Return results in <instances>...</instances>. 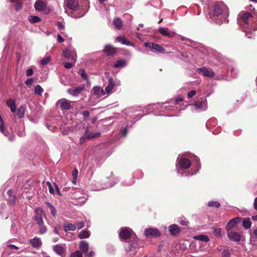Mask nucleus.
Masks as SVG:
<instances>
[{
    "mask_svg": "<svg viewBox=\"0 0 257 257\" xmlns=\"http://www.w3.org/2000/svg\"><path fill=\"white\" fill-rule=\"evenodd\" d=\"M239 26L243 29L248 38H252V32L257 29V14L253 15L248 12H242L238 15Z\"/></svg>",
    "mask_w": 257,
    "mask_h": 257,
    "instance_id": "1",
    "label": "nucleus"
},
{
    "mask_svg": "<svg viewBox=\"0 0 257 257\" xmlns=\"http://www.w3.org/2000/svg\"><path fill=\"white\" fill-rule=\"evenodd\" d=\"M119 236L121 240H124L130 238L133 239L132 243H130L127 246H125V250L127 251H132L138 247V239L136 234L134 233L132 229L130 228L127 227L121 228L119 232Z\"/></svg>",
    "mask_w": 257,
    "mask_h": 257,
    "instance_id": "2",
    "label": "nucleus"
},
{
    "mask_svg": "<svg viewBox=\"0 0 257 257\" xmlns=\"http://www.w3.org/2000/svg\"><path fill=\"white\" fill-rule=\"evenodd\" d=\"M210 14L212 17H219L224 20L229 15L227 6L222 2L215 3L210 9Z\"/></svg>",
    "mask_w": 257,
    "mask_h": 257,
    "instance_id": "3",
    "label": "nucleus"
},
{
    "mask_svg": "<svg viewBox=\"0 0 257 257\" xmlns=\"http://www.w3.org/2000/svg\"><path fill=\"white\" fill-rule=\"evenodd\" d=\"M36 215L35 216V219L39 226V233L40 234H44L47 231L46 227L43 225L42 220L43 216H45V213L43 210H35Z\"/></svg>",
    "mask_w": 257,
    "mask_h": 257,
    "instance_id": "4",
    "label": "nucleus"
},
{
    "mask_svg": "<svg viewBox=\"0 0 257 257\" xmlns=\"http://www.w3.org/2000/svg\"><path fill=\"white\" fill-rule=\"evenodd\" d=\"M176 166L177 167V173L182 174L181 171L190 168L191 162L188 159L178 157L177 160Z\"/></svg>",
    "mask_w": 257,
    "mask_h": 257,
    "instance_id": "5",
    "label": "nucleus"
},
{
    "mask_svg": "<svg viewBox=\"0 0 257 257\" xmlns=\"http://www.w3.org/2000/svg\"><path fill=\"white\" fill-rule=\"evenodd\" d=\"M34 8L36 11L44 14H47L50 11L49 8L47 6L46 0H37L35 3Z\"/></svg>",
    "mask_w": 257,
    "mask_h": 257,
    "instance_id": "6",
    "label": "nucleus"
},
{
    "mask_svg": "<svg viewBox=\"0 0 257 257\" xmlns=\"http://www.w3.org/2000/svg\"><path fill=\"white\" fill-rule=\"evenodd\" d=\"M63 54L65 58L68 60L73 61L75 62L77 60L76 52L74 48L66 49L63 50Z\"/></svg>",
    "mask_w": 257,
    "mask_h": 257,
    "instance_id": "7",
    "label": "nucleus"
},
{
    "mask_svg": "<svg viewBox=\"0 0 257 257\" xmlns=\"http://www.w3.org/2000/svg\"><path fill=\"white\" fill-rule=\"evenodd\" d=\"M193 106L194 109L197 111L205 110L207 108L206 100H198L193 104Z\"/></svg>",
    "mask_w": 257,
    "mask_h": 257,
    "instance_id": "8",
    "label": "nucleus"
},
{
    "mask_svg": "<svg viewBox=\"0 0 257 257\" xmlns=\"http://www.w3.org/2000/svg\"><path fill=\"white\" fill-rule=\"evenodd\" d=\"M71 102L70 101L65 98H63L57 102L56 105L59 107L61 109L68 110L71 108Z\"/></svg>",
    "mask_w": 257,
    "mask_h": 257,
    "instance_id": "9",
    "label": "nucleus"
},
{
    "mask_svg": "<svg viewBox=\"0 0 257 257\" xmlns=\"http://www.w3.org/2000/svg\"><path fill=\"white\" fill-rule=\"evenodd\" d=\"M145 235L147 237H158L161 235L160 231L156 228H149L144 231Z\"/></svg>",
    "mask_w": 257,
    "mask_h": 257,
    "instance_id": "10",
    "label": "nucleus"
},
{
    "mask_svg": "<svg viewBox=\"0 0 257 257\" xmlns=\"http://www.w3.org/2000/svg\"><path fill=\"white\" fill-rule=\"evenodd\" d=\"M54 251L62 257L66 255V245L65 244H57L53 246Z\"/></svg>",
    "mask_w": 257,
    "mask_h": 257,
    "instance_id": "11",
    "label": "nucleus"
},
{
    "mask_svg": "<svg viewBox=\"0 0 257 257\" xmlns=\"http://www.w3.org/2000/svg\"><path fill=\"white\" fill-rule=\"evenodd\" d=\"M88 127H86L85 129V134H84V135L82 137H81L80 138V140H79L80 144H83L85 142V141L86 139H91V138H93L95 137H97L99 136L100 135V134L99 133H90L89 134H88Z\"/></svg>",
    "mask_w": 257,
    "mask_h": 257,
    "instance_id": "12",
    "label": "nucleus"
},
{
    "mask_svg": "<svg viewBox=\"0 0 257 257\" xmlns=\"http://www.w3.org/2000/svg\"><path fill=\"white\" fill-rule=\"evenodd\" d=\"M197 71L199 74L206 77H212L214 76V73L211 69L205 67L198 68Z\"/></svg>",
    "mask_w": 257,
    "mask_h": 257,
    "instance_id": "13",
    "label": "nucleus"
},
{
    "mask_svg": "<svg viewBox=\"0 0 257 257\" xmlns=\"http://www.w3.org/2000/svg\"><path fill=\"white\" fill-rule=\"evenodd\" d=\"M146 47H148L151 49L155 50L159 52H164V49L160 45L154 43L146 42L145 44Z\"/></svg>",
    "mask_w": 257,
    "mask_h": 257,
    "instance_id": "14",
    "label": "nucleus"
},
{
    "mask_svg": "<svg viewBox=\"0 0 257 257\" xmlns=\"http://www.w3.org/2000/svg\"><path fill=\"white\" fill-rule=\"evenodd\" d=\"M241 218L239 217H235L231 219L227 224L226 226V229L227 231L230 230L232 227L235 226L237 223L240 222Z\"/></svg>",
    "mask_w": 257,
    "mask_h": 257,
    "instance_id": "15",
    "label": "nucleus"
},
{
    "mask_svg": "<svg viewBox=\"0 0 257 257\" xmlns=\"http://www.w3.org/2000/svg\"><path fill=\"white\" fill-rule=\"evenodd\" d=\"M168 229L170 234L174 236L178 235L181 232L179 227L176 224L169 225Z\"/></svg>",
    "mask_w": 257,
    "mask_h": 257,
    "instance_id": "16",
    "label": "nucleus"
},
{
    "mask_svg": "<svg viewBox=\"0 0 257 257\" xmlns=\"http://www.w3.org/2000/svg\"><path fill=\"white\" fill-rule=\"evenodd\" d=\"M228 238L233 241L238 242L241 239L240 233L235 231H231L227 233Z\"/></svg>",
    "mask_w": 257,
    "mask_h": 257,
    "instance_id": "17",
    "label": "nucleus"
},
{
    "mask_svg": "<svg viewBox=\"0 0 257 257\" xmlns=\"http://www.w3.org/2000/svg\"><path fill=\"white\" fill-rule=\"evenodd\" d=\"M67 7L72 11H76L79 7L78 0H67Z\"/></svg>",
    "mask_w": 257,
    "mask_h": 257,
    "instance_id": "18",
    "label": "nucleus"
},
{
    "mask_svg": "<svg viewBox=\"0 0 257 257\" xmlns=\"http://www.w3.org/2000/svg\"><path fill=\"white\" fill-rule=\"evenodd\" d=\"M31 246L36 249L39 248L42 245V242L40 238L34 237L29 240Z\"/></svg>",
    "mask_w": 257,
    "mask_h": 257,
    "instance_id": "19",
    "label": "nucleus"
},
{
    "mask_svg": "<svg viewBox=\"0 0 257 257\" xmlns=\"http://www.w3.org/2000/svg\"><path fill=\"white\" fill-rule=\"evenodd\" d=\"M92 93L96 97H99L105 94L104 91L100 87L98 86L93 87L92 90Z\"/></svg>",
    "mask_w": 257,
    "mask_h": 257,
    "instance_id": "20",
    "label": "nucleus"
},
{
    "mask_svg": "<svg viewBox=\"0 0 257 257\" xmlns=\"http://www.w3.org/2000/svg\"><path fill=\"white\" fill-rule=\"evenodd\" d=\"M84 87H77L74 88L68 89L67 92L73 96H77L81 93Z\"/></svg>",
    "mask_w": 257,
    "mask_h": 257,
    "instance_id": "21",
    "label": "nucleus"
},
{
    "mask_svg": "<svg viewBox=\"0 0 257 257\" xmlns=\"http://www.w3.org/2000/svg\"><path fill=\"white\" fill-rule=\"evenodd\" d=\"M114 86L115 84L114 82H113V79L111 78H109L108 79V85L105 87V90H104L105 94L109 93L111 91Z\"/></svg>",
    "mask_w": 257,
    "mask_h": 257,
    "instance_id": "22",
    "label": "nucleus"
},
{
    "mask_svg": "<svg viewBox=\"0 0 257 257\" xmlns=\"http://www.w3.org/2000/svg\"><path fill=\"white\" fill-rule=\"evenodd\" d=\"M103 51L108 55H112L115 53V49L111 45L105 46Z\"/></svg>",
    "mask_w": 257,
    "mask_h": 257,
    "instance_id": "23",
    "label": "nucleus"
},
{
    "mask_svg": "<svg viewBox=\"0 0 257 257\" xmlns=\"http://www.w3.org/2000/svg\"><path fill=\"white\" fill-rule=\"evenodd\" d=\"M117 40L118 42L122 44L126 45L127 46H134L133 43L130 42L125 37L119 36L117 38Z\"/></svg>",
    "mask_w": 257,
    "mask_h": 257,
    "instance_id": "24",
    "label": "nucleus"
},
{
    "mask_svg": "<svg viewBox=\"0 0 257 257\" xmlns=\"http://www.w3.org/2000/svg\"><path fill=\"white\" fill-rule=\"evenodd\" d=\"M89 245L86 241H81L79 244V248L83 253H86L88 250Z\"/></svg>",
    "mask_w": 257,
    "mask_h": 257,
    "instance_id": "25",
    "label": "nucleus"
},
{
    "mask_svg": "<svg viewBox=\"0 0 257 257\" xmlns=\"http://www.w3.org/2000/svg\"><path fill=\"white\" fill-rule=\"evenodd\" d=\"M7 105L10 107L12 112H15L16 110V106L15 101L14 99H9L7 102Z\"/></svg>",
    "mask_w": 257,
    "mask_h": 257,
    "instance_id": "26",
    "label": "nucleus"
},
{
    "mask_svg": "<svg viewBox=\"0 0 257 257\" xmlns=\"http://www.w3.org/2000/svg\"><path fill=\"white\" fill-rule=\"evenodd\" d=\"M64 228L65 231H74L76 229V226L71 223H64Z\"/></svg>",
    "mask_w": 257,
    "mask_h": 257,
    "instance_id": "27",
    "label": "nucleus"
},
{
    "mask_svg": "<svg viewBox=\"0 0 257 257\" xmlns=\"http://www.w3.org/2000/svg\"><path fill=\"white\" fill-rule=\"evenodd\" d=\"M194 238L204 242H208L209 240V238L207 235L203 234L194 236Z\"/></svg>",
    "mask_w": 257,
    "mask_h": 257,
    "instance_id": "28",
    "label": "nucleus"
},
{
    "mask_svg": "<svg viewBox=\"0 0 257 257\" xmlns=\"http://www.w3.org/2000/svg\"><path fill=\"white\" fill-rule=\"evenodd\" d=\"M158 31L163 36H167L169 37H171V34L167 28L161 27L159 29Z\"/></svg>",
    "mask_w": 257,
    "mask_h": 257,
    "instance_id": "29",
    "label": "nucleus"
},
{
    "mask_svg": "<svg viewBox=\"0 0 257 257\" xmlns=\"http://www.w3.org/2000/svg\"><path fill=\"white\" fill-rule=\"evenodd\" d=\"M113 24L115 28L117 29H120L122 26V22L121 20L118 18H116L113 19Z\"/></svg>",
    "mask_w": 257,
    "mask_h": 257,
    "instance_id": "30",
    "label": "nucleus"
},
{
    "mask_svg": "<svg viewBox=\"0 0 257 257\" xmlns=\"http://www.w3.org/2000/svg\"><path fill=\"white\" fill-rule=\"evenodd\" d=\"M251 222L249 218H244L242 221V226L245 229H248L251 227Z\"/></svg>",
    "mask_w": 257,
    "mask_h": 257,
    "instance_id": "31",
    "label": "nucleus"
},
{
    "mask_svg": "<svg viewBox=\"0 0 257 257\" xmlns=\"http://www.w3.org/2000/svg\"><path fill=\"white\" fill-rule=\"evenodd\" d=\"M29 21L32 24L38 23L41 21V18L36 16H30L28 17Z\"/></svg>",
    "mask_w": 257,
    "mask_h": 257,
    "instance_id": "32",
    "label": "nucleus"
},
{
    "mask_svg": "<svg viewBox=\"0 0 257 257\" xmlns=\"http://www.w3.org/2000/svg\"><path fill=\"white\" fill-rule=\"evenodd\" d=\"M90 236V232L88 230H82L78 234V237L82 238H87Z\"/></svg>",
    "mask_w": 257,
    "mask_h": 257,
    "instance_id": "33",
    "label": "nucleus"
},
{
    "mask_svg": "<svg viewBox=\"0 0 257 257\" xmlns=\"http://www.w3.org/2000/svg\"><path fill=\"white\" fill-rule=\"evenodd\" d=\"M25 107L24 106H20L17 111V115L20 118H23L25 115Z\"/></svg>",
    "mask_w": 257,
    "mask_h": 257,
    "instance_id": "34",
    "label": "nucleus"
},
{
    "mask_svg": "<svg viewBox=\"0 0 257 257\" xmlns=\"http://www.w3.org/2000/svg\"><path fill=\"white\" fill-rule=\"evenodd\" d=\"M216 124V119L212 118L208 120L206 122V127L209 128L210 127L215 126Z\"/></svg>",
    "mask_w": 257,
    "mask_h": 257,
    "instance_id": "35",
    "label": "nucleus"
},
{
    "mask_svg": "<svg viewBox=\"0 0 257 257\" xmlns=\"http://www.w3.org/2000/svg\"><path fill=\"white\" fill-rule=\"evenodd\" d=\"M7 193L9 195V196H10L11 198L9 199V202L11 203H14L16 201V197L13 195L12 190H9L7 191Z\"/></svg>",
    "mask_w": 257,
    "mask_h": 257,
    "instance_id": "36",
    "label": "nucleus"
},
{
    "mask_svg": "<svg viewBox=\"0 0 257 257\" xmlns=\"http://www.w3.org/2000/svg\"><path fill=\"white\" fill-rule=\"evenodd\" d=\"M43 92V89L42 87L38 84L35 86V93L39 95H41Z\"/></svg>",
    "mask_w": 257,
    "mask_h": 257,
    "instance_id": "37",
    "label": "nucleus"
},
{
    "mask_svg": "<svg viewBox=\"0 0 257 257\" xmlns=\"http://www.w3.org/2000/svg\"><path fill=\"white\" fill-rule=\"evenodd\" d=\"M209 207L217 208H218L220 207V203L217 201H210L208 203Z\"/></svg>",
    "mask_w": 257,
    "mask_h": 257,
    "instance_id": "38",
    "label": "nucleus"
},
{
    "mask_svg": "<svg viewBox=\"0 0 257 257\" xmlns=\"http://www.w3.org/2000/svg\"><path fill=\"white\" fill-rule=\"evenodd\" d=\"M126 63L125 61L120 60H118L116 63L114 65V67L115 68H119V67H123L126 65Z\"/></svg>",
    "mask_w": 257,
    "mask_h": 257,
    "instance_id": "39",
    "label": "nucleus"
},
{
    "mask_svg": "<svg viewBox=\"0 0 257 257\" xmlns=\"http://www.w3.org/2000/svg\"><path fill=\"white\" fill-rule=\"evenodd\" d=\"M213 232L215 235L217 237H220L222 236L221 232L222 230L221 228H214L213 229Z\"/></svg>",
    "mask_w": 257,
    "mask_h": 257,
    "instance_id": "40",
    "label": "nucleus"
},
{
    "mask_svg": "<svg viewBox=\"0 0 257 257\" xmlns=\"http://www.w3.org/2000/svg\"><path fill=\"white\" fill-rule=\"evenodd\" d=\"M51 61L50 56H45L41 61V64L43 65L47 64Z\"/></svg>",
    "mask_w": 257,
    "mask_h": 257,
    "instance_id": "41",
    "label": "nucleus"
},
{
    "mask_svg": "<svg viewBox=\"0 0 257 257\" xmlns=\"http://www.w3.org/2000/svg\"><path fill=\"white\" fill-rule=\"evenodd\" d=\"M57 26L60 32L61 33H63V31H64L65 29V26L63 23L61 22H59L57 23Z\"/></svg>",
    "mask_w": 257,
    "mask_h": 257,
    "instance_id": "42",
    "label": "nucleus"
},
{
    "mask_svg": "<svg viewBox=\"0 0 257 257\" xmlns=\"http://www.w3.org/2000/svg\"><path fill=\"white\" fill-rule=\"evenodd\" d=\"M70 256L72 257H82V254L79 250H77L71 253Z\"/></svg>",
    "mask_w": 257,
    "mask_h": 257,
    "instance_id": "43",
    "label": "nucleus"
},
{
    "mask_svg": "<svg viewBox=\"0 0 257 257\" xmlns=\"http://www.w3.org/2000/svg\"><path fill=\"white\" fill-rule=\"evenodd\" d=\"M46 184L48 187V189H49V191L50 193L51 194H54L55 191H54L51 183L50 182H47Z\"/></svg>",
    "mask_w": 257,
    "mask_h": 257,
    "instance_id": "44",
    "label": "nucleus"
},
{
    "mask_svg": "<svg viewBox=\"0 0 257 257\" xmlns=\"http://www.w3.org/2000/svg\"><path fill=\"white\" fill-rule=\"evenodd\" d=\"M81 113L83 116L84 119L86 120L89 116V112L88 111H83Z\"/></svg>",
    "mask_w": 257,
    "mask_h": 257,
    "instance_id": "45",
    "label": "nucleus"
},
{
    "mask_svg": "<svg viewBox=\"0 0 257 257\" xmlns=\"http://www.w3.org/2000/svg\"><path fill=\"white\" fill-rule=\"evenodd\" d=\"M222 255L223 257H229L230 254L228 250L224 249L222 252Z\"/></svg>",
    "mask_w": 257,
    "mask_h": 257,
    "instance_id": "46",
    "label": "nucleus"
},
{
    "mask_svg": "<svg viewBox=\"0 0 257 257\" xmlns=\"http://www.w3.org/2000/svg\"><path fill=\"white\" fill-rule=\"evenodd\" d=\"M75 225L76 226V228L78 229H81L84 226V224L83 221H80L77 222Z\"/></svg>",
    "mask_w": 257,
    "mask_h": 257,
    "instance_id": "47",
    "label": "nucleus"
},
{
    "mask_svg": "<svg viewBox=\"0 0 257 257\" xmlns=\"http://www.w3.org/2000/svg\"><path fill=\"white\" fill-rule=\"evenodd\" d=\"M79 74L81 75V76L83 78H86L87 75L85 72V71L84 70H80L79 72Z\"/></svg>",
    "mask_w": 257,
    "mask_h": 257,
    "instance_id": "48",
    "label": "nucleus"
},
{
    "mask_svg": "<svg viewBox=\"0 0 257 257\" xmlns=\"http://www.w3.org/2000/svg\"><path fill=\"white\" fill-rule=\"evenodd\" d=\"M33 74V70L32 68H29L26 71V75L27 76H30Z\"/></svg>",
    "mask_w": 257,
    "mask_h": 257,
    "instance_id": "49",
    "label": "nucleus"
},
{
    "mask_svg": "<svg viewBox=\"0 0 257 257\" xmlns=\"http://www.w3.org/2000/svg\"><path fill=\"white\" fill-rule=\"evenodd\" d=\"M64 66L66 69H70L72 67L73 64L69 62H66L64 64Z\"/></svg>",
    "mask_w": 257,
    "mask_h": 257,
    "instance_id": "50",
    "label": "nucleus"
},
{
    "mask_svg": "<svg viewBox=\"0 0 257 257\" xmlns=\"http://www.w3.org/2000/svg\"><path fill=\"white\" fill-rule=\"evenodd\" d=\"M33 82V79L32 78H28L25 82L26 85L30 86Z\"/></svg>",
    "mask_w": 257,
    "mask_h": 257,
    "instance_id": "51",
    "label": "nucleus"
},
{
    "mask_svg": "<svg viewBox=\"0 0 257 257\" xmlns=\"http://www.w3.org/2000/svg\"><path fill=\"white\" fill-rule=\"evenodd\" d=\"M196 94V91L194 90H191L188 93V96L189 98L192 97Z\"/></svg>",
    "mask_w": 257,
    "mask_h": 257,
    "instance_id": "52",
    "label": "nucleus"
},
{
    "mask_svg": "<svg viewBox=\"0 0 257 257\" xmlns=\"http://www.w3.org/2000/svg\"><path fill=\"white\" fill-rule=\"evenodd\" d=\"M4 127L9 131V134H8V136H7V137H9V140L10 141H14L15 139V137L14 136H12V137H9V135H10V132H12V130H10H10H9L7 128L5 127V126H4Z\"/></svg>",
    "mask_w": 257,
    "mask_h": 257,
    "instance_id": "53",
    "label": "nucleus"
},
{
    "mask_svg": "<svg viewBox=\"0 0 257 257\" xmlns=\"http://www.w3.org/2000/svg\"><path fill=\"white\" fill-rule=\"evenodd\" d=\"M57 41L58 43H62L64 42V39L59 34H58L57 36Z\"/></svg>",
    "mask_w": 257,
    "mask_h": 257,
    "instance_id": "54",
    "label": "nucleus"
},
{
    "mask_svg": "<svg viewBox=\"0 0 257 257\" xmlns=\"http://www.w3.org/2000/svg\"><path fill=\"white\" fill-rule=\"evenodd\" d=\"M78 174V171L76 169L74 170L72 173L73 177L75 179H77Z\"/></svg>",
    "mask_w": 257,
    "mask_h": 257,
    "instance_id": "55",
    "label": "nucleus"
},
{
    "mask_svg": "<svg viewBox=\"0 0 257 257\" xmlns=\"http://www.w3.org/2000/svg\"><path fill=\"white\" fill-rule=\"evenodd\" d=\"M180 223L183 226H187L188 222L185 220H182L180 221Z\"/></svg>",
    "mask_w": 257,
    "mask_h": 257,
    "instance_id": "56",
    "label": "nucleus"
},
{
    "mask_svg": "<svg viewBox=\"0 0 257 257\" xmlns=\"http://www.w3.org/2000/svg\"><path fill=\"white\" fill-rule=\"evenodd\" d=\"M8 246L12 249L18 250L19 247L13 244L8 245Z\"/></svg>",
    "mask_w": 257,
    "mask_h": 257,
    "instance_id": "57",
    "label": "nucleus"
},
{
    "mask_svg": "<svg viewBox=\"0 0 257 257\" xmlns=\"http://www.w3.org/2000/svg\"><path fill=\"white\" fill-rule=\"evenodd\" d=\"M54 185H55V188H56V193H57V194L58 195H59V196H61V195H62V194H61V192H60V190H59V188H58V186H57L56 184H54Z\"/></svg>",
    "mask_w": 257,
    "mask_h": 257,
    "instance_id": "58",
    "label": "nucleus"
},
{
    "mask_svg": "<svg viewBox=\"0 0 257 257\" xmlns=\"http://www.w3.org/2000/svg\"><path fill=\"white\" fill-rule=\"evenodd\" d=\"M94 253L93 251H90L88 253H87L86 254V257H93L94 256Z\"/></svg>",
    "mask_w": 257,
    "mask_h": 257,
    "instance_id": "59",
    "label": "nucleus"
},
{
    "mask_svg": "<svg viewBox=\"0 0 257 257\" xmlns=\"http://www.w3.org/2000/svg\"><path fill=\"white\" fill-rule=\"evenodd\" d=\"M22 7V4L21 3H18L16 6L17 10H20Z\"/></svg>",
    "mask_w": 257,
    "mask_h": 257,
    "instance_id": "60",
    "label": "nucleus"
},
{
    "mask_svg": "<svg viewBox=\"0 0 257 257\" xmlns=\"http://www.w3.org/2000/svg\"><path fill=\"white\" fill-rule=\"evenodd\" d=\"M220 130L221 129L219 127H218L216 129V130L213 131L212 133L214 134H217L220 132Z\"/></svg>",
    "mask_w": 257,
    "mask_h": 257,
    "instance_id": "61",
    "label": "nucleus"
},
{
    "mask_svg": "<svg viewBox=\"0 0 257 257\" xmlns=\"http://www.w3.org/2000/svg\"><path fill=\"white\" fill-rule=\"evenodd\" d=\"M253 235L257 237V227L254 228L253 231Z\"/></svg>",
    "mask_w": 257,
    "mask_h": 257,
    "instance_id": "62",
    "label": "nucleus"
},
{
    "mask_svg": "<svg viewBox=\"0 0 257 257\" xmlns=\"http://www.w3.org/2000/svg\"><path fill=\"white\" fill-rule=\"evenodd\" d=\"M254 209H257V197L255 198L254 199Z\"/></svg>",
    "mask_w": 257,
    "mask_h": 257,
    "instance_id": "63",
    "label": "nucleus"
},
{
    "mask_svg": "<svg viewBox=\"0 0 257 257\" xmlns=\"http://www.w3.org/2000/svg\"><path fill=\"white\" fill-rule=\"evenodd\" d=\"M127 134V129L126 128H124L122 131V134L123 136H125Z\"/></svg>",
    "mask_w": 257,
    "mask_h": 257,
    "instance_id": "64",
    "label": "nucleus"
}]
</instances>
